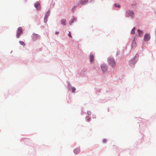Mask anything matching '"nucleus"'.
Returning <instances> with one entry per match:
<instances>
[{"instance_id": "f257e3e1", "label": "nucleus", "mask_w": 156, "mask_h": 156, "mask_svg": "<svg viewBox=\"0 0 156 156\" xmlns=\"http://www.w3.org/2000/svg\"><path fill=\"white\" fill-rule=\"evenodd\" d=\"M139 56L138 54H136L133 58L129 60V64L131 67L133 68L134 67L135 64L138 60Z\"/></svg>"}, {"instance_id": "f03ea898", "label": "nucleus", "mask_w": 156, "mask_h": 156, "mask_svg": "<svg viewBox=\"0 0 156 156\" xmlns=\"http://www.w3.org/2000/svg\"><path fill=\"white\" fill-rule=\"evenodd\" d=\"M126 16L127 17H130L132 19H134V13L132 10H128L126 11Z\"/></svg>"}, {"instance_id": "7ed1b4c3", "label": "nucleus", "mask_w": 156, "mask_h": 156, "mask_svg": "<svg viewBox=\"0 0 156 156\" xmlns=\"http://www.w3.org/2000/svg\"><path fill=\"white\" fill-rule=\"evenodd\" d=\"M107 61L109 65H110L112 67H113L115 65V62L113 58H108Z\"/></svg>"}, {"instance_id": "20e7f679", "label": "nucleus", "mask_w": 156, "mask_h": 156, "mask_svg": "<svg viewBox=\"0 0 156 156\" xmlns=\"http://www.w3.org/2000/svg\"><path fill=\"white\" fill-rule=\"evenodd\" d=\"M23 29L21 27H19L17 29L16 34V37L17 38H19L20 37V35L23 34Z\"/></svg>"}, {"instance_id": "39448f33", "label": "nucleus", "mask_w": 156, "mask_h": 156, "mask_svg": "<svg viewBox=\"0 0 156 156\" xmlns=\"http://www.w3.org/2000/svg\"><path fill=\"white\" fill-rule=\"evenodd\" d=\"M100 66L103 73H105L107 70V65L105 64H101Z\"/></svg>"}, {"instance_id": "423d86ee", "label": "nucleus", "mask_w": 156, "mask_h": 156, "mask_svg": "<svg viewBox=\"0 0 156 156\" xmlns=\"http://www.w3.org/2000/svg\"><path fill=\"white\" fill-rule=\"evenodd\" d=\"M34 7L36 8L37 11H40L41 9V4L38 1H37L34 4Z\"/></svg>"}, {"instance_id": "0eeeda50", "label": "nucleus", "mask_w": 156, "mask_h": 156, "mask_svg": "<svg viewBox=\"0 0 156 156\" xmlns=\"http://www.w3.org/2000/svg\"><path fill=\"white\" fill-rule=\"evenodd\" d=\"M150 39L151 36L150 34L148 33H145L144 37V41H149Z\"/></svg>"}, {"instance_id": "6e6552de", "label": "nucleus", "mask_w": 156, "mask_h": 156, "mask_svg": "<svg viewBox=\"0 0 156 156\" xmlns=\"http://www.w3.org/2000/svg\"><path fill=\"white\" fill-rule=\"evenodd\" d=\"M32 39L33 41H35L40 36L38 34L33 33L32 36Z\"/></svg>"}, {"instance_id": "1a4fd4ad", "label": "nucleus", "mask_w": 156, "mask_h": 156, "mask_svg": "<svg viewBox=\"0 0 156 156\" xmlns=\"http://www.w3.org/2000/svg\"><path fill=\"white\" fill-rule=\"evenodd\" d=\"M138 33L137 36L139 37H141L143 34L144 33V31L143 30L140 29H137V30Z\"/></svg>"}, {"instance_id": "9d476101", "label": "nucleus", "mask_w": 156, "mask_h": 156, "mask_svg": "<svg viewBox=\"0 0 156 156\" xmlns=\"http://www.w3.org/2000/svg\"><path fill=\"white\" fill-rule=\"evenodd\" d=\"M94 55L90 53L89 55V60L91 63H93L94 62Z\"/></svg>"}, {"instance_id": "9b49d317", "label": "nucleus", "mask_w": 156, "mask_h": 156, "mask_svg": "<svg viewBox=\"0 0 156 156\" xmlns=\"http://www.w3.org/2000/svg\"><path fill=\"white\" fill-rule=\"evenodd\" d=\"M88 1V0H80L78 2V6H79L80 4L84 5Z\"/></svg>"}, {"instance_id": "f8f14e48", "label": "nucleus", "mask_w": 156, "mask_h": 156, "mask_svg": "<svg viewBox=\"0 0 156 156\" xmlns=\"http://www.w3.org/2000/svg\"><path fill=\"white\" fill-rule=\"evenodd\" d=\"M76 17L73 16L72 18L69 20V24L71 25L74 21H76Z\"/></svg>"}, {"instance_id": "ddd939ff", "label": "nucleus", "mask_w": 156, "mask_h": 156, "mask_svg": "<svg viewBox=\"0 0 156 156\" xmlns=\"http://www.w3.org/2000/svg\"><path fill=\"white\" fill-rule=\"evenodd\" d=\"M136 44L135 41H133L131 45L132 49H134L135 47L136 46Z\"/></svg>"}, {"instance_id": "4468645a", "label": "nucleus", "mask_w": 156, "mask_h": 156, "mask_svg": "<svg viewBox=\"0 0 156 156\" xmlns=\"http://www.w3.org/2000/svg\"><path fill=\"white\" fill-rule=\"evenodd\" d=\"M66 20L65 19H63L61 20L60 23L62 25L66 26Z\"/></svg>"}, {"instance_id": "2eb2a0df", "label": "nucleus", "mask_w": 156, "mask_h": 156, "mask_svg": "<svg viewBox=\"0 0 156 156\" xmlns=\"http://www.w3.org/2000/svg\"><path fill=\"white\" fill-rule=\"evenodd\" d=\"M80 149L79 148H76L73 150V152L75 154H78L80 152Z\"/></svg>"}, {"instance_id": "dca6fc26", "label": "nucleus", "mask_w": 156, "mask_h": 156, "mask_svg": "<svg viewBox=\"0 0 156 156\" xmlns=\"http://www.w3.org/2000/svg\"><path fill=\"white\" fill-rule=\"evenodd\" d=\"M136 30L135 27H134L131 30V34H134L135 33V30Z\"/></svg>"}, {"instance_id": "f3484780", "label": "nucleus", "mask_w": 156, "mask_h": 156, "mask_svg": "<svg viewBox=\"0 0 156 156\" xmlns=\"http://www.w3.org/2000/svg\"><path fill=\"white\" fill-rule=\"evenodd\" d=\"M50 15V11L49 10H48L45 13V14L44 16L48 17Z\"/></svg>"}, {"instance_id": "a211bd4d", "label": "nucleus", "mask_w": 156, "mask_h": 156, "mask_svg": "<svg viewBox=\"0 0 156 156\" xmlns=\"http://www.w3.org/2000/svg\"><path fill=\"white\" fill-rule=\"evenodd\" d=\"M72 86L71 85V84L69 82H68V89L69 90H71V87H72Z\"/></svg>"}, {"instance_id": "6ab92c4d", "label": "nucleus", "mask_w": 156, "mask_h": 156, "mask_svg": "<svg viewBox=\"0 0 156 156\" xmlns=\"http://www.w3.org/2000/svg\"><path fill=\"white\" fill-rule=\"evenodd\" d=\"M19 43L22 45H23V46H24L25 45V44L24 42L22 41H19Z\"/></svg>"}, {"instance_id": "aec40b11", "label": "nucleus", "mask_w": 156, "mask_h": 156, "mask_svg": "<svg viewBox=\"0 0 156 156\" xmlns=\"http://www.w3.org/2000/svg\"><path fill=\"white\" fill-rule=\"evenodd\" d=\"M71 89L72 90V93H74L75 92V91L76 90V88L74 87H71Z\"/></svg>"}, {"instance_id": "412c9836", "label": "nucleus", "mask_w": 156, "mask_h": 156, "mask_svg": "<svg viewBox=\"0 0 156 156\" xmlns=\"http://www.w3.org/2000/svg\"><path fill=\"white\" fill-rule=\"evenodd\" d=\"M86 120L88 122H89L91 119V118L89 116H87L86 117Z\"/></svg>"}, {"instance_id": "4be33fe9", "label": "nucleus", "mask_w": 156, "mask_h": 156, "mask_svg": "<svg viewBox=\"0 0 156 156\" xmlns=\"http://www.w3.org/2000/svg\"><path fill=\"white\" fill-rule=\"evenodd\" d=\"M48 17L44 16V22L45 23L47 22L48 21Z\"/></svg>"}, {"instance_id": "5701e85b", "label": "nucleus", "mask_w": 156, "mask_h": 156, "mask_svg": "<svg viewBox=\"0 0 156 156\" xmlns=\"http://www.w3.org/2000/svg\"><path fill=\"white\" fill-rule=\"evenodd\" d=\"M114 6L115 7L119 8L120 7V5L119 4H117V3H115L114 5Z\"/></svg>"}, {"instance_id": "b1692460", "label": "nucleus", "mask_w": 156, "mask_h": 156, "mask_svg": "<svg viewBox=\"0 0 156 156\" xmlns=\"http://www.w3.org/2000/svg\"><path fill=\"white\" fill-rule=\"evenodd\" d=\"M68 36L70 37H72V36L71 34V33L69 31V33L68 34Z\"/></svg>"}, {"instance_id": "393cba45", "label": "nucleus", "mask_w": 156, "mask_h": 156, "mask_svg": "<svg viewBox=\"0 0 156 156\" xmlns=\"http://www.w3.org/2000/svg\"><path fill=\"white\" fill-rule=\"evenodd\" d=\"M101 90L100 89L96 90V93H98L101 92Z\"/></svg>"}, {"instance_id": "a878e982", "label": "nucleus", "mask_w": 156, "mask_h": 156, "mask_svg": "<svg viewBox=\"0 0 156 156\" xmlns=\"http://www.w3.org/2000/svg\"><path fill=\"white\" fill-rule=\"evenodd\" d=\"M91 112L90 111H87V114L88 115H91Z\"/></svg>"}, {"instance_id": "bb28decb", "label": "nucleus", "mask_w": 156, "mask_h": 156, "mask_svg": "<svg viewBox=\"0 0 156 156\" xmlns=\"http://www.w3.org/2000/svg\"><path fill=\"white\" fill-rule=\"evenodd\" d=\"M107 142V140L105 139H103L102 140V142L103 143H105Z\"/></svg>"}, {"instance_id": "cd10ccee", "label": "nucleus", "mask_w": 156, "mask_h": 156, "mask_svg": "<svg viewBox=\"0 0 156 156\" xmlns=\"http://www.w3.org/2000/svg\"><path fill=\"white\" fill-rule=\"evenodd\" d=\"M120 53V51H119L118 50L116 54V56L118 55H119Z\"/></svg>"}, {"instance_id": "c85d7f7f", "label": "nucleus", "mask_w": 156, "mask_h": 156, "mask_svg": "<svg viewBox=\"0 0 156 156\" xmlns=\"http://www.w3.org/2000/svg\"><path fill=\"white\" fill-rule=\"evenodd\" d=\"M98 66H97V65H94V69H96L98 67Z\"/></svg>"}, {"instance_id": "c756f323", "label": "nucleus", "mask_w": 156, "mask_h": 156, "mask_svg": "<svg viewBox=\"0 0 156 156\" xmlns=\"http://www.w3.org/2000/svg\"><path fill=\"white\" fill-rule=\"evenodd\" d=\"M76 6H74L73 7H72V9L73 12L74 11L73 9H74L76 8Z\"/></svg>"}, {"instance_id": "7c9ffc66", "label": "nucleus", "mask_w": 156, "mask_h": 156, "mask_svg": "<svg viewBox=\"0 0 156 156\" xmlns=\"http://www.w3.org/2000/svg\"><path fill=\"white\" fill-rule=\"evenodd\" d=\"M92 118L93 119H96V115H92Z\"/></svg>"}, {"instance_id": "2f4dec72", "label": "nucleus", "mask_w": 156, "mask_h": 156, "mask_svg": "<svg viewBox=\"0 0 156 156\" xmlns=\"http://www.w3.org/2000/svg\"><path fill=\"white\" fill-rule=\"evenodd\" d=\"M59 34V31H56L55 33V34L56 35H57Z\"/></svg>"}, {"instance_id": "473e14b6", "label": "nucleus", "mask_w": 156, "mask_h": 156, "mask_svg": "<svg viewBox=\"0 0 156 156\" xmlns=\"http://www.w3.org/2000/svg\"><path fill=\"white\" fill-rule=\"evenodd\" d=\"M136 36H134V37H133V41H135V39H136Z\"/></svg>"}, {"instance_id": "72a5a7b5", "label": "nucleus", "mask_w": 156, "mask_h": 156, "mask_svg": "<svg viewBox=\"0 0 156 156\" xmlns=\"http://www.w3.org/2000/svg\"><path fill=\"white\" fill-rule=\"evenodd\" d=\"M94 2V0H90V2Z\"/></svg>"}, {"instance_id": "f704fd0d", "label": "nucleus", "mask_w": 156, "mask_h": 156, "mask_svg": "<svg viewBox=\"0 0 156 156\" xmlns=\"http://www.w3.org/2000/svg\"><path fill=\"white\" fill-rule=\"evenodd\" d=\"M83 73L84 72H85V71H86V70H85V69H83Z\"/></svg>"}, {"instance_id": "c9c22d12", "label": "nucleus", "mask_w": 156, "mask_h": 156, "mask_svg": "<svg viewBox=\"0 0 156 156\" xmlns=\"http://www.w3.org/2000/svg\"><path fill=\"white\" fill-rule=\"evenodd\" d=\"M143 44H142V48H143Z\"/></svg>"}, {"instance_id": "e433bc0d", "label": "nucleus", "mask_w": 156, "mask_h": 156, "mask_svg": "<svg viewBox=\"0 0 156 156\" xmlns=\"http://www.w3.org/2000/svg\"><path fill=\"white\" fill-rule=\"evenodd\" d=\"M132 5H135V4H132Z\"/></svg>"}, {"instance_id": "4c0bfd02", "label": "nucleus", "mask_w": 156, "mask_h": 156, "mask_svg": "<svg viewBox=\"0 0 156 156\" xmlns=\"http://www.w3.org/2000/svg\"><path fill=\"white\" fill-rule=\"evenodd\" d=\"M25 2H27V0H25Z\"/></svg>"}, {"instance_id": "58836bf2", "label": "nucleus", "mask_w": 156, "mask_h": 156, "mask_svg": "<svg viewBox=\"0 0 156 156\" xmlns=\"http://www.w3.org/2000/svg\"><path fill=\"white\" fill-rule=\"evenodd\" d=\"M108 111H109V109H108Z\"/></svg>"}, {"instance_id": "ea45409f", "label": "nucleus", "mask_w": 156, "mask_h": 156, "mask_svg": "<svg viewBox=\"0 0 156 156\" xmlns=\"http://www.w3.org/2000/svg\"><path fill=\"white\" fill-rule=\"evenodd\" d=\"M12 52V51H11L10 53H11Z\"/></svg>"}]
</instances>
